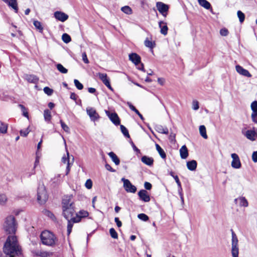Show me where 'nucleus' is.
I'll return each mask as SVG.
<instances>
[{"label":"nucleus","instance_id":"obj_1","mask_svg":"<svg viewBox=\"0 0 257 257\" xmlns=\"http://www.w3.org/2000/svg\"><path fill=\"white\" fill-rule=\"evenodd\" d=\"M72 199V196L71 195L65 196L62 199L63 215L66 219L73 220V222H79L80 221V218L77 219L74 216L75 211L74 202Z\"/></svg>","mask_w":257,"mask_h":257},{"label":"nucleus","instance_id":"obj_2","mask_svg":"<svg viewBox=\"0 0 257 257\" xmlns=\"http://www.w3.org/2000/svg\"><path fill=\"white\" fill-rule=\"evenodd\" d=\"M43 244L53 246L55 244L56 237L54 234L48 230L42 231L40 235Z\"/></svg>","mask_w":257,"mask_h":257},{"label":"nucleus","instance_id":"obj_3","mask_svg":"<svg viewBox=\"0 0 257 257\" xmlns=\"http://www.w3.org/2000/svg\"><path fill=\"white\" fill-rule=\"evenodd\" d=\"M4 227L7 233L9 234L15 233L17 227L15 218L14 216L10 215L6 218Z\"/></svg>","mask_w":257,"mask_h":257},{"label":"nucleus","instance_id":"obj_4","mask_svg":"<svg viewBox=\"0 0 257 257\" xmlns=\"http://www.w3.org/2000/svg\"><path fill=\"white\" fill-rule=\"evenodd\" d=\"M231 231V253L232 257H238V238L232 229Z\"/></svg>","mask_w":257,"mask_h":257},{"label":"nucleus","instance_id":"obj_5","mask_svg":"<svg viewBox=\"0 0 257 257\" xmlns=\"http://www.w3.org/2000/svg\"><path fill=\"white\" fill-rule=\"evenodd\" d=\"M48 196L45 187L43 186H39L37 191V200L39 203L43 204L46 202Z\"/></svg>","mask_w":257,"mask_h":257},{"label":"nucleus","instance_id":"obj_6","mask_svg":"<svg viewBox=\"0 0 257 257\" xmlns=\"http://www.w3.org/2000/svg\"><path fill=\"white\" fill-rule=\"evenodd\" d=\"M121 181L123 182V187L127 192L135 193L137 191V187L133 185L128 179L122 178Z\"/></svg>","mask_w":257,"mask_h":257},{"label":"nucleus","instance_id":"obj_7","mask_svg":"<svg viewBox=\"0 0 257 257\" xmlns=\"http://www.w3.org/2000/svg\"><path fill=\"white\" fill-rule=\"evenodd\" d=\"M156 8L163 16L166 17L169 10V6L161 2L156 3Z\"/></svg>","mask_w":257,"mask_h":257},{"label":"nucleus","instance_id":"obj_8","mask_svg":"<svg viewBox=\"0 0 257 257\" xmlns=\"http://www.w3.org/2000/svg\"><path fill=\"white\" fill-rule=\"evenodd\" d=\"M106 115L108 117L111 122L115 125L120 124L119 118L116 112L111 113L108 110H105Z\"/></svg>","mask_w":257,"mask_h":257},{"label":"nucleus","instance_id":"obj_9","mask_svg":"<svg viewBox=\"0 0 257 257\" xmlns=\"http://www.w3.org/2000/svg\"><path fill=\"white\" fill-rule=\"evenodd\" d=\"M87 114L90 117L91 120L95 121L98 119L99 115L93 107H88L86 108Z\"/></svg>","mask_w":257,"mask_h":257},{"label":"nucleus","instance_id":"obj_10","mask_svg":"<svg viewBox=\"0 0 257 257\" xmlns=\"http://www.w3.org/2000/svg\"><path fill=\"white\" fill-rule=\"evenodd\" d=\"M232 161L231 162V167L234 169H239L241 166V162L238 156L235 154L233 153L231 155Z\"/></svg>","mask_w":257,"mask_h":257},{"label":"nucleus","instance_id":"obj_11","mask_svg":"<svg viewBox=\"0 0 257 257\" xmlns=\"http://www.w3.org/2000/svg\"><path fill=\"white\" fill-rule=\"evenodd\" d=\"M242 133L247 139L252 141H254L255 137L257 136V134L254 130H247L245 132H244L243 130H242Z\"/></svg>","mask_w":257,"mask_h":257},{"label":"nucleus","instance_id":"obj_12","mask_svg":"<svg viewBox=\"0 0 257 257\" xmlns=\"http://www.w3.org/2000/svg\"><path fill=\"white\" fill-rule=\"evenodd\" d=\"M138 196H139L140 200L145 202H149L150 200V197L146 190H141L138 192Z\"/></svg>","mask_w":257,"mask_h":257},{"label":"nucleus","instance_id":"obj_13","mask_svg":"<svg viewBox=\"0 0 257 257\" xmlns=\"http://www.w3.org/2000/svg\"><path fill=\"white\" fill-rule=\"evenodd\" d=\"M54 17L57 20L62 22L66 21L68 19V16L67 14L60 11L55 12Z\"/></svg>","mask_w":257,"mask_h":257},{"label":"nucleus","instance_id":"obj_14","mask_svg":"<svg viewBox=\"0 0 257 257\" xmlns=\"http://www.w3.org/2000/svg\"><path fill=\"white\" fill-rule=\"evenodd\" d=\"M129 59L136 66L141 63V57L137 53H133L130 54L129 55Z\"/></svg>","mask_w":257,"mask_h":257},{"label":"nucleus","instance_id":"obj_15","mask_svg":"<svg viewBox=\"0 0 257 257\" xmlns=\"http://www.w3.org/2000/svg\"><path fill=\"white\" fill-rule=\"evenodd\" d=\"M66 152H67V157L63 156L62 157V162L64 164L67 163V167L66 169V175H67L69 174L70 170L71 163H70L69 153L67 150H66Z\"/></svg>","mask_w":257,"mask_h":257},{"label":"nucleus","instance_id":"obj_16","mask_svg":"<svg viewBox=\"0 0 257 257\" xmlns=\"http://www.w3.org/2000/svg\"><path fill=\"white\" fill-rule=\"evenodd\" d=\"M236 71L240 74L247 77H250L251 75L249 72V71L244 69L242 67L239 65H236L235 66Z\"/></svg>","mask_w":257,"mask_h":257},{"label":"nucleus","instance_id":"obj_17","mask_svg":"<svg viewBox=\"0 0 257 257\" xmlns=\"http://www.w3.org/2000/svg\"><path fill=\"white\" fill-rule=\"evenodd\" d=\"M7 3L9 7H12L16 13H18V7L17 0H2Z\"/></svg>","mask_w":257,"mask_h":257},{"label":"nucleus","instance_id":"obj_18","mask_svg":"<svg viewBox=\"0 0 257 257\" xmlns=\"http://www.w3.org/2000/svg\"><path fill=\"white\" fill-rule=\"evenodd\" d=\"M199 4L206 10H210L211 13L213 14L211 4L206 0H198Z\"/></svg>","mask_w":257,"mask_h":257},{"label":"nucleus","instance_id":"obj_19","mask_svg":"<svg viewBox=\"0 0 257 257\" xmlns=\"http://www.w3.org/2000/svg\"><path fill=\"white\" fill-rule=\"evenodd\" d=\"M159 26L161 29V33L165 36L166 35L168 30L167 23L163 21H160L159 22Z\"/></svg>","mask_w":257,"mask_h":257},{"label":"nucleus","instance_id":"obj_20","mask_svg":"<svg viewBox=\"0 0 257 257\" xmlns=\"http://www.w3.org/2000/svg\"><path fill=\"white\" fill-rule=\"evenodd\" d=\"M141 161L144 164L149 166H152L154 163L153 158L147 156H143L141 158Z\"/></svg>","mask_w":257,"mask_h":257},{"label":"nucleus","instance_id":"obj_21","mask_svg":"<svg viewBox=\"0 0 257 257\" xmlns=\"http://www.w3.org/2000/svg\"><path fill=\"white\" fill-rule=\"evenodd\" d=\"M155 128L156 131L161 134H168V129L166 126H163L160 124H157L155 125Z\"/></svg>","mask_w":257,"mask_h":257},{"label":"nucleus","instance_id":"obj_22","mask_svg":"<svg viewBox=\"0 0 257 257\" xmlns=\"http://www.w3.org/2000/svg\"><path fill=\"white\" fill-rule=\"evenodd\" d=\"M169 174L174 178V180H175L178 186V192L181 193V191H182V188L178 176L175 175L174 172L172 171L170 172Z\"/></svg>","mask_w":257,"mask_h":257},{"label":"nucleus","instance_id":"obj_23","mask_svg":"<svg viewBox=\"0 0 257 257\" xmlns=\"http://www.w3.org/2000/svg\"><path fill=\"white\" fill-rule=\"evenodd\" d=\"M180 157L183 159H186L188 156V151L185 145L183 146L180 149Z\"/></svg>","mask_w":257,"mask_h":257},{"label":"nucleus","instance_id":"obj_24","mask_svg":"<svg viewBox=\"0 0 257 257\" xmlns=\"http://www.w3.org/2000/svg\"><path fill=\"white\" fill-rule=\"evenodd\" d=\"M187 167L190 171H194L197 168V163L195 160H192L187 162Z\"/></svg>","mask_w":257,"mask_h":257},{"label":"nucleus","instance_id":"obj_25","mask_svg":"<svg viewBox=\"0 0 257 257\" xmlns=\"http://www.w3.org/2000/svg\"><path fill=\"white\" fill-rule=\"evenodd\" d=\"M109 157L111 159V160L114 162L116 165H118L120 163L119 159L116 156V155L113 152H110L108 154Z\"/></svg>","mask_w":257,"mask_h":257},{"label":"nucleus","instance_id":"obj_26","mask_svg":"<svg viewBox=\"0 0 257 257\" xmlns=\"http://www.w3.org/2000/svg\"><path fill=\"white\" fill-rule=\"evenodd\" d=\"M25 79L29 82L36 83L38 81V77L34 75H26Z\"/></svg>","mask_w":257,"mask_h":257},{"label":"nucleus","instance_id":"obj_27","mask_svg":"<svg viewBox=\"0 0 257 257\" xmlns=\"http://www.w3.org/2000/svg\"><path fill=\"white\" fill-rule=\"evenodd\" d=\"M98 76L104 85H105V84L108 83L110 82L109 79L108 78L107 75L106 73H98Z\"/></svg>","mask_w":257,"mask_h":257},{"label":"nucleus","instance_id":"obj_28","mask_svg":"<svg viewBox=\"0 0 257 257\" xmlns=\"http://www.w3.org/2000/svg\"><path fill=\"white\" fill-rule=\"evenodd\" d=\"M44 117L47 122L49 123L50 122L52 115L51 111L49 109H46L44 111Z\"/></svg>","mask_w":257,"mask_h":257},{"label":"nucleus","instance_id":"obj_29","mask_svg":"<svg viewBox=\"0 0 257 257\" xmlns=\"http://www.w3.org/2000/svg\"><path fill=\"white\" fill-rule=\"evenodd\" d=\"M144 44L146 47L151 49H153L156 45L155 42L150 40L148 38H147L145 40Z\"/></svg>","mask_w":257,"mask_h":257},{"label":"nucleus","instance_id":"obj_30","mask_svg":"<svg viewBox=\"0 0 257 257\" xmlns=\"http://www.w3.org/2000/svg\"><path fill=\"white\" fill-rule=\"evenodd\" d=\"M7 124L0 120V133L6 134L7 132Z\"/></svg>","mask_w":257,"mask_h":257},{"label":"nucleus","instance_id":"obj_31","mask_svg":"<svg viewBox=\"0 0 257 257\" xmlns=\"http://www.w3.org/2000/svg\"><path fill=\"white\" fill-rule=\"evenodd\" d=\"M68 221L67 224V235H69L72 231L73 223H76L77 222H73V220L67 219Z\"/></svg>","mask_w":257,"mask_h":257},{"label":"nucleus","instance_id":"obj_32","mask_svg":"<svg viewBox=\"0 0 257 257\" xmlns=\"http://www.w3.org/2000/svg\"><path fill=\"white\" fill-rule=\"evenodd\" d=\"M199 132L200 135L204 138L206 139L207 138V135L206 134V127L204 125H202L199 126Z\"/></svg>","mask_w":257,"mask_h":257},{"label":"nucleus","instance_id":"obj_33","mask_svg":"<svg viewBox=\"0 0 257 257\" xmlns=\"http://www.w3.org/2000/svg\"><path fill=\"white\" fill-rule=\"evenodd\" d=\"M120 128L124 136L127 138H130V136L127 129L123 125H120Z\"/></svg>","mask_w":257,"mask_h":257},{"label":"nucleus","instance_id":"obj_34","mask_svg":"<svg viewBox=\"0 0 257 257\" xmlns=\"http://www.w3.org/2000/svg\"><path fill=\"white\" fill-rule=\"evenodd\" d=\"M121 11L127 15H131L133 13L132 9L128 6L122 7L121 8Z\"/></svg>","mask_w":257,"mask_h":257},{"label":"nucleus","instance_id":"obj_35","mask_svg":"<svg viewBox=\"0 0 257 257\" xmlns=\"http://www.w3.org/2000/svg\"><path fill=\"white\" fill-rule=\"evenodd\" d=\"M239 200L240 201L239 205L243 207H247L248 205V203L247 200L245 199L244 197H240L238 198Z\"/></svg>","mask_w":257,"mask_h":257},{"label":"nucleus","instance_id":"obj_36","mask_svg":"<svg viewBox=\"0 0 257 257\" xmlns=\"http://www.w3.org/2000/svg\"><path fill=\"white\" fill-rule=\"evenodd\" d=\"M56 67L58 70L62 73L66 74L68 72V70L61 64H57Z\"/></svg>","mask_w":257,"mask_h":257},{"label":"nucleus","instance_id":"obj_37","mask_svg":"<svg viewBox=\"0 0 257 257\" xmlns=\"http://www.w3.org/2000/svg\"><path fill=\"white\" fill-rule=\"evenodd\" d=\"M33 24L36 28L39 31V32H42L43 31V27L42 26L41 23L39 21L37 20L34 21Z\"/></svg>","mask_w":257,"mask_h":257},{"label":"nucleus","instance_id":"obj_38","mask_svg":"<svg viewBox=\"0 0 257 257\" xmlns=\"http://www.w3.org/2000/svg\"><path fill=\"white\" fill-rule=\"evenodd\" d=\"M62 39L65 43H68L71 40L70 36L66 33H64L62 35Z\"/></svg>","mask_w":257,"mask_h":257},{"label":"nucleus","instance_id":"obj_39","mask_svg":"<svg viewBox=\"0 0 257 257\" xmlns=\"http://www.w3.org/2000/svg\"><path fill=\"white\" fill-rule=\"evenodd\" d=\"M237 17L239 19V22L240 23H242L244 22L245 19V15L244 14L240 11H238L237 12Z\"/></svg>","mask_w":257,"mask_h":257},{"label":"nucleus","instance_id":"obj_40","mask_svg":"<svg viewBox=\"0 0 257 257\" xmlns=\"http://www.w3.org/2000/svg\"><path fill=\"white\" fill-rule=\"evenodd\" d=\"M138 217L144 221H147L149 219L148 216L145 213L139 214L138 215Z\"/></svg>","mask_w":257,"mask_h":257},{"label":"nucleus","instance_id":"obj_41","mask_svg":"<svg viewBox=\"0 0 257 257\" xmlns=\"http://www.w3.org/2000/svg\"><path fill=\"white\" fill-rule=\"evenodd\" d=\"M109 233L112 238L114 239H116L118 238L117 233L113 228H111L109 229Z\"/></svg>","mask_w":257,"mask_h":257},{"label":"nucleus","instance_id":"obj_42","mask_svg":"<svg viewBox=\"0 0 257 257\" xmlns=\"http://www.w3.org/2000/svg\"><path fill=\"white\" fill-rule=\"evenodd\" d=\"M19 106L21 108L23 115L26 117H28L29 114L27 108L22 104H19Z\"/></svg>","mask_w":257,"mask_h":257},{"label":"nucleus","instance_id":"obj_43","mask_svg":"<svg viewBox=\"0 0 257 257\" xmlns=\"http://www.w3.org/2000/svg\"><path fill=\"white\" fill-rule=\"evenodd\" d=\"M7 201V197L5 194H0V205H4Z\"/></svg>","mask_w":257,"mask_h":257},{"label":"nucleus","instance_id":"obj_44","mask_svg":"<svg viewBox=\"0 0 257 257\" xmlns=\"http://www.w3.org/2000/svg\"><path fill=\"white\" fill-rule=\"evenodd\" d=\"M74 83L76 88L79 90H81L83 88V85L78 80L74 79Z\"/></svg>","mask_w":257,"mask_h":257},{"label":"nucleus","instance_id":"obj_45","mask_svg":"<svg viewBox=\"0 0 257 257\" xmlns=\"http://www.w3.org/2000/svg\"><path fill=\"white\" fill-rule=\"evenodd\" d=\"M60 124L62 129L67 133H69L70 129L69 127L62 120H60Z\"/></svg>","mask_w":257,"mask_h":257},{"label":"nucleus","instance_id":"obj_46","mask_svg":"<svg viewBox=\"0 0 257 257\" xmlns=\"http://www.w3.org/2000/svg\"><path fill=\"white\" fill-rule=\"evenodd\" d=\"M43 90L44 92L49 96L51 95L53 92V90L49 87H45Z\"/></svg>","mask_w":257,"mask_h":257},{"label":"nucleus","instance_id":"obj_47","mask_svg":"<svg viewBox=\"0 0 257 257\" xmlns=\"http://www.w3.org/2000/svg\"><path fill=\"white\" fill-rule=\"evenodd\" d=\"M30 132V131L29 127H28L25 130H21L20 133L21 136L26 137L28 136Z\"/></svg>","mask_w":257,"mask_h":257},{"label":"nucleus","instance_id":"obj_48","mask_svg":"<svg viewBox=\"0 0 257 257\" xmlns=\"http://www.w3.org/2000/svg\"><path fill=\"white\" fill-rule=\"evenodd\" d=\"M251 108L252 112H257V101L255 100L251 103Z\"/></svg>","mask_w":257,"mask_h":257},{"label":"nucleus","instance_id":"obj_49","mask_svg":"<svg viewBox=\"0 0 257 257\" xmlns=\"http://www.w3.org/2000/svg\"><path fill=\"white\" fill-rule=\"evenodd\" d=\"M37 254L41 257H47L49 255V253L45 251H40L38 252Z\"/></svg>","mask_w":257,"mask_h":257},{"label":"nucleus","instance_id":"obj_50","mask_svg":"<svg viewBox=\"0 0 257 257\" xmlns=\"http://www.w3.org/2000/svg\"><path fill=\"white\" fill-rule=\"evenodd\" d=\"M85 186L86 188L90 189L92 187V182L90 179H88L86 180Z\"/></svg>","mask_w":257,"mask_h":257},{"label":"nucleus","instance_id":"obj_51","mask_svg":"<svg viewBox=\"0 0 257 257\" xmlns=\"http://www.w3.org/2000/svg\"><path fill=\"white\" fill-rule=\"evenodd\" d=\"M79 213L80 214L81 216H78L77 215L76 218H77V219L78 218H80V219H81V217H86V216H87L88 215V212L87 211H80Z\"/></svg>","mask_w":257,"mask_h":257},{"label":"nucleus","instance_id":"obj_52","mask_svg":"<svg viewBox=\"0 0 257 257\" xmlns=\"http://www.w3.org/2000/svg\"><path fill=\"white\" fill-rule=\"evenodd\" d=\"M159 154V155H160L161 157L163 159H166V153L165 152H164V151L163 150V149L162 148L159 149L158 151H157Z\"/></svg>","mask_w":257,"mask_h":257},{"label":"nucleus","instance_id":"obj_53","mask_svg":"<svg viewBox=\"0 0 257 257\" xmlns=\"http://www.w3.org/2000/svg\"><path fill=\"white\" fill-rule=\"evenodd\" d=\"M192 108L194 110H198L199 109V103L197 100H193L192 102Z\"/></svg>","mask_w":257,"mask_h":257},{"label":"nucleus","instance_id":"obj_54","mask_svg":"<svg viewBox=\"0 0 257 257\" xmlns=\"http://www.w3.org/2000/svg\"><path fill=\"white\" fill-rule=\"evenodd\" d=\"M82 60L85 63V64H88L89 63V61L87 58V55H86V53L84 52L82 53Z\"/></svg>","mask_w":257,"mask_h":257},{"label":"nucleus","instance_id":"obj_55","mask_svg":"<svg viewBox=\"0 0 257 257\" xmlns=\"http://www.w3.org/2000/svg\"><path fill=\"white\" fill-rule=\"evenodd\" d=\"M220 34L221 36H226L228 34V31L225 28L221 29L220 30Z\"/></svg>","mask_w":257,"mask_h":257},{"label":"nucleus","instance_id":"obj_56","mask_svg":"<svg viewBox=\"0 0 257 257\" xmlns=\"http://www.w3.org/2000/svg\"><path fill=\"white\" fill-rule=\"evenodd\" d=\"M251 119L253 122L257 123V112H252Z\"/></svg>","mask_w":257,"mask_h":257},{"label":"nucleus","instance_id":"obj_57","mask_svg":"<svg viewBox=\"0 0 257 257\" xmlns=\"http://www.w3.org/2000/svg\"><path fill=\"white\" fill-rule=\"evenodd\" d=\"M130 143H131L134 151L138 153H141L140 150L135 146V145L134 144V143L132 141H131Z\"/></svg>","mask_w":257,"mask_h":257},{"label":"nucleus","instance_id":"obj_58","mask_svg":"<svg viewBox=\"0 0 257 257\" xmlns=\"http://www.w3.org/2000/svg\"><path fill=\"white\" fill-rule=\"evenodd\" d=\"M46 215L49 217L50 218H51L52 220H54L55 219V217L54 215V214L51 212L50 211H46Z\"/></svg>","mask_w":257,"mask_h":257},{"label":"nucleus","instance_id":"obj_59","mask_svg":"<svg viewBox=\"0 0 257 257\" xmlns=\"http://www.w3.org/2000/svg\"><path fill=\"white\" fill-rule=\"evenodd\" d=\"M252 160L254 163H257V151L253 152L252 154Z\"/></svg>","mask_w":257,"mask_h":257},{"label":"nucleus","instance_id":"obj_60","mask_svg":"<svg viewBox=\"0 0 257 257\" xmlns=\"http://www.w3.org/2000/svg\"><path fill=\"white\" fill-rule=\"evenodd\" d=\"M144 187L146 189L149 190L151 189L152 186L150 183L146 182L144 184Z\"/></svg>","mask_w":257,"mask_h":257},{"label":"nucleus","instance_id":"obj_61","mask_svg":"<svg viewBox=\"0 0 257 257\" xmlns=\"http://www.w3.org/2000/svg\"><path fill=\"white\" fill-rule=\"evenodd\" d=\"M105 168L106 170L109 171L110 172H115V170L113 169L111 166L110 165H109V164H105Z\"/></svg>","mask_w":257,"mask_h":257},{"label":"nucleus","instance_id":"obj_62","mask_svg":"<svg viewBox=\"0 0 257 257\" xmlns=\"http://www.w3.org/2000/svg\"><path fill=\"white\" fill-rule=\"evenodd\" d=\"M114 221L116 223L118 227H120L121 226V225H122L121 222L119 220V219L118 217H115Z\"/></svg>","mask_w":257,"mask_h":257},{"label":"nucleus","instance_id":"obj_63","mask_svg":"<svg viewBox=\"0 0 257 257\" xmlns=\"http://www.w3.org/2000/svg\"><path fill=\"white\" fill-rule=\"evenodd\" d=\"M127 105L132 110L135 111L136 110V108L130 102H127Z\"/></svg>","mask_w":257,"mask_h":257},{"label":"nucleus","instance_id":"obj_64","mask_svg":"<svg viewBox=\"0 0 257 257\" xmlns=\"http://www.w3.org/2000/svg\"><path fill=\"white\" fill-rule=\"evenodd\" d=\"M158 82L161 85H163L165 83V79L162 78H158Z\"/></svg>","mask_w":257,"mask_h":257}]
</instances>
